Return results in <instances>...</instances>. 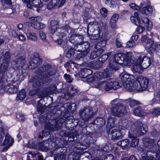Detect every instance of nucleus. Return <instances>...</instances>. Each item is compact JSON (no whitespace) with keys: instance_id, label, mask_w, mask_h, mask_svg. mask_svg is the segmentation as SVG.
<instances>
[{"instance_id":"f257e3e1","label":"nucleus","mask_w":160,"mask_h":160,"mask_svg":"<svg viewBox=\"0 0 160 160\" xmlns=\"http://www.w3.org/2000/svg\"><path fill=\"white\" fill-rule=\"evenodd\" d=\"M144 146L139 147L138 150L142 153L140 160H160V138L157 142V147L154 140L146 138L143 139Z\"/></svg>"},{"instance_id":"f03ea898","label":"nucleus","mask_w":160,"mask_h":160,"mask_svg":"<svg viewBox=\"0 0 160 160\" xmlns=\"http://www.w3.org/2000/svg\"><path fill=\"white\" fill-rule=\"evenodd\" d=\"M50 67L49 65L47 64L36 71L37 75L32 78L30 81V82L32 83L33 87H39L43 84V81L47 80L48 81L51 79V78L49 79L48 78L54 75L55 72L49 69Z\"/></svg>"},{"instance_id":"7ed1b4c3","label":"nucleus","mask_w":160,"mask_h":160,"mask_svg":"<svg viewBox=\"0 0 160 160\" xmlns=\"http://www.w3.org/2000/svg\"><path fill=\"white\" fill-rule=\"evenodd\" d=\"M148 130L147 126L143 124L141 121L136 122L131 127V132H129L128 134L129 138L132 139L130 144L131 147H134L138 145V139L137 137L142 135L146 133Z\"/></svg>"},{"instance_id":"20e7f679","label":"nucleus","mask_w":160,"mask_h":160,"mask_svg":"<svg viewBox=\"0 0 160 160\" xmlns=\"http://www.w3.org/2000/svg\"><path fill=\"white\" fill-rule=\"evenodd\" d=\"M123 87L128 91H131L137 89L138 86L134 81V77L126 72L121 73L120 75Z\"/></svg>"},{"instance_id":"39448f33","label":"nucleus","mask_w":160,"mask_h":160,"mask_svg":"<svg viewBox=\"0 0 160 160\" xmlns=\"http://www.w3.org/2000/svg\"><path fill=\"white\" fill-rule=\"evenodd\" d=\"M132 52H127L125 54L118 53L115 54L114 60L115 62L124 67L131 65L132 61L131 60Z\"/></svg>"},{"instance_id":"423d86ee","label":"nucleus","mask_w":160,"mask_h":160,"mask_svg":"<svg viewBox=\"0 0 160 160\" xmlns=\"http://www.w3.org/2000/svg\"><path fill=\"white\" fill-rule=\"evenodd\" d=\"M80 145V143H77L75 145V147L77 149V151L70 153L68 155V160H87V158L89 157L90 153L87 152H82L81 151L80 148L83 149V148H79Z\"/></svg>"},{"instance_id":"0eeeda50","label":"nucleus","mask_w":160,"mask_h":160,"mask_svg":"<svg viewBox=\"0 0 160 160\" xmlns=\"http://www.w3.org/2000/svg\"><path fill=\"white\" fill-rule=\"evenodd\" d=\"M120 87V85L118 82L112 80H107L95 83L96 88H103L107 91L112 89L115 90Z\"/></svg>"},{"instance_id":"6e6552de","label":"nucleus","mask_w":160,"mask_h":160,"mask_svg":"<svg viewBox=\"0 0 160 160\" xmlns=\"http://www.w3.org/2000/svg\"><path fill=\"white\" fill-rule=\"evenodd\" d=\"M89 47L90 43L88 42L78 43L77 45L74 47V48L77 51L82 52L78 54V57L80 58L85 57L90 51Z\"/></svg>"},{"instance_id":"1a4fd4ad","label":"nucleus","mask_w":160,"mask_h":160,"mask_svg":"<svg viewBox=\"0 0 160 160\" xmlns=\"http://www.w3.org/2000/svg\"><path fill=\"white\" fill-rule=\"evenodd\" d=\"M50 29L52 33H55L60 38H62L66 36V31L58 28V22L56 20L51 21Z\"/></svg>"},{"instance_id":"9d476101","label":"nucleus","mask_w":160,"mask_h":160,"mask_svg":"<svg viewBox=\"0 0 160 160\" xmlns=\"http://www.w3.org/2000/svg\"><path fill=\"white\" fill-rule=\"evenodd\" d=\"M10 59L9 53L8 52H6L4 55L3 62H2L0 61V78H4L5 72L8 66V62Z\"/></svg>"},{"instance_id":"9b49d317","label":"nucleus","mask_w":160,"mask_h":160,"mask_svg":"<svg viewBox=\"0 0 160 160\" xmlns=\"http://www.w3.org/2000/svg\"><path fill=\"white\" fill-rule=\"evenodd\" d=\"M136 80L139 83V85H137L138 87L136 89L138 91H142L147 88L149 82L148 78L139 76L137 77Z\"/></svg>"},{"instance_id":"f8f14e48","label":"nucleus","mask_w":160,"mask_h":160,"mask_svg":"<svg viewBox=\"0 0 160 160\" xmlns=\"http://www.w3.org/2000/svg\"><path fill=\"white\" fill-rule=\"evenodd\" d=\"M54 122V120H48V122L46 123L45 126V130L43 131L42 133H40L38 136L39 138H42L44 137H46L50 134L51 131H55L58 130V128H53V124L51 123L50 121Z\"/></svg>"},{"instance_id":"ddd939ff","label":"nucleus","mask_w":160,"mask_h":160,"mask_svg":"<svg viewBox=\"0 0 160 160\" xmlns=\"http://www.w3.org/2000/svg\"><path fill=\"white\" fill-rule=\"evenodd\" d=\"M126 109L122 103H118L111 109V112L114 116H120L126 112Z\"/></svg>"},{"instance_id":"4468645a","label":"nucleus","mask_w":160,"mask_h":160,"mask_svg":"<svg viewBox=\"0 0 160 160\" xmlns=\"http://www.w3.org/2000/svg\"><path fill=\"white\" fill-rule=\"evenodd\" d=\"M128 125L127 122H123L122 125V130H117L115 129H112L111 131L112 138L113 139H118L121 138L124 133L123 134V129H126L128 127Z\"/></svg>"},{"instance_id":"2eb2a0df","label":"nucleus","mask_w":160,"mask_h":160,"mask_svg":"<svg viewBox=\"0 0 160 160\" xmlns=\"http://www.w3.org/2000/svg\"><path fill=\"white\" fill-rule=\"evenodd\" d=\"M54 142L55 141L54 139H49L47 141H44L40 143L39 148L42 151L46 152L52 148L53 145H55Z\"/></svg>"},{"instance_id":"dca6fc26","label":"nucleus","mask_w":160,"mask_h":160,"mask_svg":"<svg viewBox=\"0 0 160 160\" xmlns=\"http://www.w3.org/2000/svg\"><path fill=\"white\" fill-rule=\"evenodd\" d=\"M138 62L141 64L143 69L148 67L151 64L150 58L146 56L142 55H139L137 58Z\"/></svg>"},{"instance_id":"f3484780","label":"nucleus","mask_w":160,"mask_h":160,"mask_svg":"<svg viewBox=\"0 0 160 160\" xmlns=\"http://www.w3.org/2000/svg\"><path fill=\"white\" fill-rule=\"evenodd\" d=\"M3 139V137L1 135H0V145H6L4 147L3 149L7 150L12 145L13 140L9 134H7L5 136L4 140L3 142H2Z\"/></svg>"},{"instance_id":"a211bd4d","label":"nucleus","mask_w":160,"mask_h":160,"mask_svg":"<svg viewBox=\"0 0 160 160\" xmlns=\"http://www.w3.org/2000/svg\"><path fill=\"white\" fill-rule=\"evenodd\" d=\"M119 65V64L115 62H110L107 68L104 70L103 74H105V78L109 77L113 71L118 69Z\"/></svg>"},{"instance_id":"6ab92c4d","label":"nucleus","mask_w":160,"mask_h":160,"mask_svg":"<svg viewBox=\"0 0 160 160\" xmlns=\"http://www.w3.org/2000/svg\"><path fill=\"white\" fill-rule=\"evenodd\" d=\"M105 78V75L103 74V72H96L94 75L93 77H91L90 78H87V81L88 82H93V84L95 87V83H98L101 81V79Z\"/></svg>"},{"instance_id":"aec40b11","label":"nucleus","mask_w":160,"mask_h":160,"mask_svg":"<svg viewBox=\"0 0 160 160\" xmlns=\"http://www.w3.org/2000/svg\"><path fill=\"white\" fill-rule=\"evenodd\" d=\"M24 2L27 4L28 8L32 9L34 8H41L42 4L41 0H22Z\"/></svg>"},{"instance_id":"412c9836","label":"nucleus","mask_w":160,"mask_h":160,"mask_svg":"<svg viewBox=\"0 0 160 160\" xmlns=\"http://www.w3.org/2000/svg\"><path fill=\"white\" fill-rule=\"evenodd\" d=\"M79 114L82 119L84 120H87L94 114L90 107L87 108L83 110L80 111Z\"/></svg>"},{"instance_id":"4be33fe9","label":"nucleus","mask_w":160,"mask_h":160,"mask_svg":"<svg viewBox=\"0 0 160 160\" xmlns=\"http://www.w3.org/2000/svg\"><path fill=\"white\" fill-rule=\"evenodd\" d=\"M27 160H44L42 156L38 151L29 152L27 156Z\"/></svg>"},{"instance_id":"5701e85b","label":"nucleus","mask_w":160,"mask_h":160,"mask_svg":"<svg viewBox=\"0 0 160 160\" xmlns=\"http://www.w3.org/2000/svg\"><path fill=\"white\" fill-rule=\"evenodd\" d=\"M141 41L143 42V44L145 48L148 49L149 50H151L152 46L154 42L153 41L148 38L146 36H143L141 38Z\"/></svg>"},{"instance_id":"b1692460","label":"nucleus","mask_w":160,"mask_h":160,"mask_svg":"<svg viewBox=\"0 0 160 160\" xmlns=\"http://www.w3.org/2000/svg\"><path fill=\"white\" fill-rule=\"evenodd\" d=\"M94 48L96 50L91 52L90 56V58L92 59L100 56L103 52V49L99 46L95 45Z\"/></svg>"},{"instance_id":"393cba45","label":"nucleus","mask_w":160,"mask_h":160,"mask_svg":"<svg viewBox=\"0 0 160 160\" xmlns=\"http://www.w3.org/2000/svg\"><path fill=\"white\" fill-rule=\"evenodd\" d=\"M131 69L133 72L139 73H142L143 70L141 64L139 63V62H138L137 59L133 62Z\"/></svg>"},{"instance_id":"a878e982","label":"nucleus","mask_w":160,"mask_h":160,"mask_svg":"<svg viewBox=\"0 0 160 160\" xmlns=\"http://www.w3.org/2000/svg\"><path fill=\"white\" fill-rule=\"evenodd\" d=\"M41 62L42 60L40 58L35 57L30 61L28 68L31 69H34L37 67Z\"/></svg>"},{"instance_id":"bb28decb","label":"nucleus","mask_w":160,"mask_h":160,"mask_svg":"<svg viewBox=\"0 0 160 160\" xmlns=\"http://www.w3.org/2000/svg\"><path fill=\"white\" fill-rule=\"evenodd\" d=\"M95 152L99 156L102 155L103 152H107L109 151L108 147L107 145H105L104 147H100L99 146L97 145L95 148Z\"/></svg>"},{"instance_id":"cd10ccee","label":"nucleus","mask_w":160,"mask_h":160,"mask_svg":"<svg viewBox=\"0 0 160 160\" xmlns=\"http://www.w3.org/2000/svg\"><path fill=\"white\" fill-rule=\"evenodd\" d=\"M131 22L136 26H139L140 24V18L138 17V13L135 12L134 13V16L130 17Z\"/></svg>"},{"instance_id":"c85d7f7f","label":"nucleus","mask_w":160,"mask_h":160,"mask_svg":"<svg viewBox=\"0 0 160 160\" xmlns=\"http://www.w3.org/2000/svg\"><path fill=\"white\" fill-rule=\"evenodd\" d=\"M59 0H52L47 6L48 9L50 10L55 8H59L61 6H59Z\"/></svg>"},{"instance_id":"c756f323","label":"nucleus","mask_w":160,"mask_h":160,"mask_svg":"<svg viewBox=\"0 0 160 160\" xmlns=\"http://www.w3.org/2000/svg\"><path fill=\"white\" fill-rule=\"evenodd\" d=\"M68 90H69V92H67L64 93L66 98H67L68 99L75 95L77 92V90L75 88H74L72 86H69Z\"/></svg>"},{"instance_id":"7c9ffc66","label":"nucleus","mask_w":160,"mask_h":160,"mask_svg":"<svg viewBox=\"0 0 160 160\" xmlns=\"http://www.w3.org/2000/svg\"><path fill=\"white\" fill-rule=\"evenodd\" d=\"M25 33L28 39L33 41L37 40V36L35 32L28 31L27 32H25Z\"/></svg>"},{"instance_id":"2f4dec72","label":"nucleus","mask_w":160,"mask_h":160,"mask_svg":"<svg viewBox=\"0 0 160 160\" xmlns=\"http://www.w3.org/2000/svg\"><path fill=\"white\" fill-rule=\"evenodd\" d=\"M141 20L143 22L147 24L146 25V27L147 30L149 31L151 30L152 26V22L149 20L148 18L145 17H142L141 18Z\"/></svg>"},{"instance_id":"473e14b6","label":"nucleus","mask_w":160,"mask_h":160,"mask_svg":"<svg viewBox=\"0 0 160 160\" xmlns=\"http://www.w3.org/2000/svg\"><path fill=\"white\" fill-rule=\"evenodd\" d=\"M5 91L11 93H14L17 92V88L15 85L10 84L5 87Z\"/></svg>"},{"instance_id":"72a5a7b5","label":"nucleus","mask_w":160,"mask_h":160,"mask_svg":"<svg viewBox=\"0 0 160 160\" xmlns=\"http://www.w3.org/2000/svg\"><path fill=\"white\" fill-rule=\"evenodd\" d=\"M119 17L118 14H114L111 18L110 19V24L112 28H114L116 26V22Z\"/></svg>"},{"instance_id":"f704fd0d","label":"nucleus","mask_w":160,"mask_h":160,"mask_svg":"<svg viewBox=\"0 0 160 160\" xmlns=\"http://www.w3.org/2000/svg\"><path fill=\"white\" fill-rule=\"evenodd\" d=\"M153 11L152 7L150 6H148L143 7L141 11L142 13L149 15L152 14Z\"/></svg>"},{"instance_id":"c9c22d12","label":"nucleus","mask_w":160,"mask_h":160,"mask_svg":"<svg viewBox=\"0 0 160 160\" xmlns=\"http://www.w3.org/2000/svg\"><path fill=\"white\" fill-rule=\"evenodd\" d=\"M111 52H109L106 54H103L99 58L97 63L99 65H101L107 60L110 56L111 54Z\"/></svg>"},{"instance_id":"e433bc0d","label":"nucleus","mask_w":160,"mask_h":160,"mask_svg":"<svg viewBox=\"0 0 160 160\" xmlns=\"http://www.w3.org/2000/svg\"><path fill=\"white\" fill-rule=\"evenodd\" d=\"M32 27L34 28L39 30L44 28L46 25L43 23L39 22H34L32 24Z\"/></svg>"},{"instance_id":"4c0bfd02","label":"nucleus","mask_w":160,"mask_h":160,"mask_svg":"<svg viewBox=\"0 0 160 160\" xmlns=\"http://www.w3.org/2000/svg\"><path fill=\"white\" fill-rule=\"evenodd\" d=\"M91 73H92L91 70L88 69L87 68H82L81 69L80 71L79 72V75H81V77L85 78H86L87 76L89 74V72Z\"/></svg>"},{"instance_id":"58836bf2","label":"nucleus","mask_w":160,"mask_h":160,"mask_svg":"<svg viewBox=\"0 0 160 160\" xmlns=\"http://www.w3.org/2000/svg\"><path fill=\"white\" fill-rule=\"evenodd\" d=\"M26 96V92L24 89H22L20 91L19 93L18 94L16 99L18 100H22L24 99Z\"/></svg>"},{"instance_id":"ea45409f","label":"nucleus","mask_w":160,"mask_h":160,"mask_svg":"<svg viewBox=\"0 0 160 160\" xmlns=\"http://www.w3.org/2000/svg\"><path fill=\"white\" fill-rule=\"evenodd\" d=\"M17 64L20 67L23 68L25 64V60L24 57H22L18 58L16 61Z\"/></svg>"},{"instance_id":"a19ab883","label":"nucleus","mask_w":160,"mask_h":160,"mask_svg":"<svg viewBox=\"0 0 160 160\" xmlns=\"http://www.w3.org/2000/svg\"><path fill=\"white\" fill-rule=\"evenodd\" d=\"M88 28L92 27L94 28V30H99V25L96 22H91L88 24Z\"/></svg>"},{"instance_id":"79ce46f5","label":"nucleus","mask_w":160,"mask_h":160,"mask_svg":"<svg viewBox=\"0 0 160 160\" xmlns=\"http://www.w3.org/2000/svg\"><path fill=\"white\" fill-rule=\"evenodd\" d=\"M65 154L62 152L58 153L57 155L54 157L55 160H65Z\"/></svg>"},{"instance_id":"37998d69","label":"nucleus","mask_w":160,"mask_h":160,"mask_svg":"<svg viewBox=\"0 0 160 160\" xmlns=\"http://www.w3.org/2000/svg\"><path fill=\"white\" fill-rule=\"evenodd\" d=\"M133 113L136 116H141L144 115L142 113V111L140 107H138L135 108L134 110Z\"/></svg>"},{"instance_id":"c03bdc74","label":"nucleus","mask_w":160,"mask_h":160,"mask_svg":"<svg viewBox=\"0 0 160 160\" xmlns=\"http://www.w3.org/2000/svg\"><path fill=\"white\" fill-rule=\"evenodd\" d=\"M127 102L131 107H134L140 104L139 101L129 99L127 101Z\"/></svg>"},{"instance_id":"a18cd8bd","label":"nucleus","mask_w":160,"mask_h":160,"mask_svg":"<svg viewBox=\"0 0 160 160\" xmlns=\"http://www.w3.org/2000/svg\"><path fill=\"white\" fill-rule=\"evenodd\" d=\"M77 135V132L75 131H73L70 134L69 138L68 141L70 142H72L75 140V137Z\"/></svg>"},{"instance_id":"49530a36","label":"nucleus","mask_w":160,"mask_h":160,"mask_svg":"<svg viewBox=\"0 0 160 160\" xmlns=\"http://www.w3.org/2000/svg\"><path fill=\"white\" fill-rule=\"evenodd\" d=\"M29 19L30 21H32V23H34V22H39L42 20V18L39 16L36 17H32L29 18Z\"/></svg>"},{"instance_id":"de8ad7c7","label":"nucleus","mask_w":160,"mask_h":160,"mask_svg":"<svg viewBox=\"0 0 160 160\" xmlns=\"http://www.w3.org/2000/svg\"><path fill=\"white\" fill-rule=\"evenodd\" d=\"M29 19L30 21H32V23H34V22H39L42 20V18L39 16L36 17H32L29 18Z\"/></svg>"},{"instance_id":"09e8293b","label":"nucleus","mask_w":160,"mask_h":160,"mask_svg":"<svg viewBox=\"0 0 160 160\" xmlns=\"http://www.w3.org/2000/svg\"><path fill=\"white\" fill-rule=\"evenodd\" d=\"M150 113L155 116L158 115L160 114V108H157L151 110L150 111Z\"/></svg>"},{"instance_id":"8fccbe9b","label":"nucleus","mask_w":160,"mask_h":160,"mask_svg":"<svg viewBox=\"0 0 160 160\" xmlns=\"http://www.w3.org/2000/svg\"><path fill=\"white\" fill-rule=\"evenodd\" d=\"M89 137H88L85 139L82 143V146H85L86 147H88L89 146L90 143L91 142L89 140Z\"/></svg>"},{"instance_id":"3c124183","label":"nucleus","mask_w":160,"mask_h":160,"mask_svg":"<svg viewBox=\"0 0 160 160\" xmlns=\"http://www.w3.org/2000/svg\"><path fill=\"white\" fill-rule=\"evenodd\" d=\"M129 6L132 9L136 10H139L140 9V7L137 5L135 3H130L129 5Z\"/></svg>"},{"instance_id":"603ef678","label":"nucleus","mask_w":160,"mask_h":160,"mask_svg":"<svg viewBox=\"0 0 160 160\" xmlns=\"http://www.w3.org/2000/svg\"><path fill=\"white\" fill-rule=\"evenodd\" d=\"M100 32H98L96 34H90L89 35V37L91 40H97L100 37Z\"/></svg>"},{"instance_id":"864d4df0","label":"nucleus","mask_w":160,"mask_h":160,"mask_svg":"<svg viewBox=\"0 0 160 160\" xmlns=\"http://www.w3.org/2000/svg\"><path fill=\"white\" fill-rule=\"evenodd\" d=\"M114 120L113 118H112L111 117H109L108 118V125L110 126L111 128H112L114 126Z\"/></svg>"},{"instance_id":"5fc2aeb1","label":"nucleus","mask_w":160,"mask_h":160,"mask_svg":"<svg viewBox=\"0 0 160 160\" xmlns=\"http://www.w3.org/2000/svg\"><path fill=\"white\" fill-rule=\"evenodd\" d=\"M39 35L41 39L44 41H46V35L42 31H40L39 32Z\"/></svg>"},{"instance_id":"6e6d98bb","label":"nucleus","mask_w":160,"mask_h":160,"mask_svg":"<svg viewBox=\"0 0 160 160\" xmlns=\"http://www.w3.org/2000/svg\"><path fill=\"white\" fill-rule=\"evenodd\" d=\"M47 115L45 114L39 118V120L40 122L42 123H46L47 121L48 120L47 118Z\"/></svg>"},{"instance_id":"4d7b16f0","label":"nucleus","mask_w":160,"mask_h":160,"mask_svg":"<svg viewBox=\"0 0 160 160\" xmlns=\"http://www.w3.org/2000/svg\"><path fill=\"white\" fill-rule=\"evenodd\" d=\"M3 79L0 78V93H3L5 91V88L3 87Z\"/></svg>"},{"instance_id":"13d9d810","label":"nucleus","mask_w":160,"mask_h":160,"mask_svg":"<svg viewBox=\"0 0 160 160\" xmlns=\"http://www.w3.org/2000/svg\"><path fill=\"white\" fill-rule=\"evenodd\" d=\"M100 12L102 16L104 17H106L107 16V13L108 10L105 8H102L100 10Z\"/></svg>"},{"instance_id":"bf43d9fd","label":"nucleus","mask_w":160,"mask_h":160,"mask_svg":"<svg viewBox=\"0 0 160 160\" xmlns=\"http://www.w3.org/2000/svg\"><path fill=\"white\" fill-rule=\"evenodd\" d=\"M136 45L134 41H132L130 39V40L127 42L126 47H132Z\"/></svg>"},{"instance_id":"052dcab7","label":"nucleus","mask_w":160,"mask_h":160,"mask_svg":"<svg viewBox=\"0 0 160 160\" xmlns=\"http://www.w3.org/2000/svg\"><path fill=\"white\" fill-rule=\"evenodd\" d=\"M17 117L18 120L20 122H23L25 119V118L24 115L22 114H17Z\"/></svg>"},{"instance_id":"680f3d73","label":"nucleus","mask_w":160,"mask_h":160,"mask_svg":"<svg viewBox=\"0 0 160 160\" xmlns=\"http://www.w3.org/2000/svg\"><path fill=\"white\" fill-rule=\"evenodd\" d=\"M17 38L20 41L22 42H24L26 40V38L22 33H19V34Z\"/></svg>"},{"instance_id":"e2e57ef3","label":"nucleus","mask_w":160,"mask_h":160,"mask_svg":"<svg viewBox=\"0 0 160 160\" xmlns=\"http://www.w3.org/2000/svg\"><path fill=\"white\" fill-rule=\"evenodd\" d=\"M49 89L50 92L52 93H55L56 91L57 87L55 85H53L50 87Z\"/></svg>"},{"instance_id":"0e129e2a","label":"nucleus","mask_w":160,"mask_h":160,"mask_svg":"<svg viewBox=\"0 0 160 160\" xmlns=\"http://www.w3.org/2000/svg\"><path fill=\"white\" fill-rule=\"evenodd\" d=\"M97 121L99 122V125L101 126H103L105 124V121L103 118H99L97 119Z\"/></svg>"},{"instance_id":"69168bd1","label":"nucleus","mask_w":160,"mask_h":160,"mask_svg":"<svg viewBox=\"0 0 160 160\" xmlns=\"http://www.w3.org/2000/svg\"><path fill=\"white\" fill-rule=\"evenodd\" d=\"M116 44L118 48H120L122 46V43L121 42V40L119 38H117L116 39Z\"/></svg>"},{"instance_id":"338daca9","label":"nucleus","mask_w":160,"mask_h":160,"mask_svg":"<svg viewBox=\"0 0 160 160\" xmlns=\"http://www.w3.org/2000/svg\"><path fill=\"white\" fill-rule=\"evenodd\" d=\"M58 150V149L56 148L53 150H52L50 151L49 152V154L51 156H52L53 155H57L58 153L57 151Z\"/></svg>"},{"instance_id":"774afa93","label":"nucleus","mask_w":160,"mask_h":160,"mask_svg":"<svg viewBox=\"0 0 160 160\" xmlns=\"http://www.w3.org/2000/svg\"><path fill=\"white\" fill-rule=\"evenodd\" d=\"M122 147H125L128 145L130 143L129 141L127 139H125L122 140Z\"/></svg>"}]
</instances>
